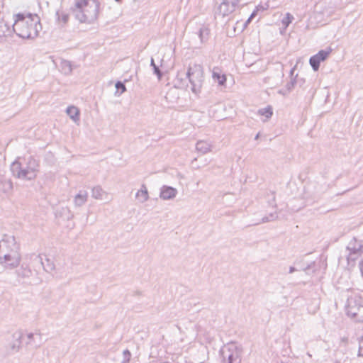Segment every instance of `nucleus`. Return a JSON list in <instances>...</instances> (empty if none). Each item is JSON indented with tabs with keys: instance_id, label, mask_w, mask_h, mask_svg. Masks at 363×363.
<instances>
[{
	"instance_id": "27",
	"label": "nucleus",
	"mask_w": 363,
	"mask_h": 363,
	"mask_svg": "<svg viewBox=\"0 0 363 363\" xmlns=\"http://www.w3.org/2000/svg\"><path fill=\"white\" fill-rule=\"evenodd\" d=\"M209 162L207 159H204L202 162H201V164H199L197 158H194L191 160V164L193 169H199L205 166H206Z\"/></svg>"
},
{
	"instance_id": "19",
	"label": "nucleus",
	"mask_w": 363,
	"mask_h": 363,
	"mask_svg": "<svg viewBox=\"0 0 363 363\" xmlns=\"http://www.w3.org/2000/svg\"><path fill=\"white\" fill-rule=\"evenodd\" d=\"M92 197L96 199L103 200L104 199V196H107V194L103 190L101 186H95L92 189L91 191Z\"/></svg>"
},
{
	"instance_id": "26",
	"label": "nucleus",
	"mask_w": 363,
	"mask_h": 363,
	"mask_svg": "<svg viewBox=\"0 0 363 363\" xmlns=\"http://www.w3.org/2000/svg\"><path fill=\"white\" fill-rule=\"evenodd\" d=\"M258 114L264 116L267 119H269L273 115L272 108L269 106L266 108H261L258 111Z\"/></svg>"
},
{
	"instance_id": "30",
	"label": "nucleus",
	"mask_w": 363,
	"mask_h": 363,
	"mask_svg": "<svg viewBox=\"0 0 363 363\" xmlns=\"http://www.w3.org/2000/svg\"><path fill=\"white\" fill-rule=\"evenodd\" d=\"M331 50H332L330 48H328V50H321L315 55L320 60V62H323L328 58L330 53L331 52Z\"/></svg>"
},
{
	"instance_id": "20",
	"label": "nucleus",
	"mask_w": 363,
	"mask_h": 363,
	"mask_svg": "<svg viewBox=\"0 0 363 363\" xmlns=\"http://www.w3.org/2000/svg\"><path fill=\"white\" fill-rule=\"evenodd\" d=\"M42 267L48 273L52 272L55 269L54 262L50 259L48 258L46 255H44V261Z\"/></svg>"
},
{
	"instance_id": "9",
	"label": "nucleus",
	"mask_w": 363,
	"mask_h": 363,
	"mask_svg": "<svg viewBox=\"0 0 363 363\" xmlns=\"http://www.w3.org/2000/svg\"><path fill=\"white\" fill-rule=\"evenodd\" d=\"M21 257L19 252L13 251L11 254L0 255V264H6L11 269L17 267L21 262Z\"/></svg>"
},
{
	"instance_id": "6",
	"label": "nucleus",
	"mask_w": 363,
	"mask_h": 363,
	"mask_svg": "<svg viewBox=\"0 0 363 363\" xmlns=\"http://www.w3.org/2000/svg\"><path fill=\"white\" fill-rule=\"evenodd\" d=\"M346 251L348 252L347 255L348 264L355 262L363 255V240L356 237L352 238L347 245Z\"/></svg>"
},
{
	"instance_id": "16",
	"label": "nucleus",
	"mask_w": 363,
	"mask_h": 363,
	"mask_svg": "<svg viewBox=\"0 0 363 363\" xmlns=\"http://www.w3.org/2000/svg\"><path fill=\"white\" fill-rule=\"evenodd\" d=\"M88 193L85 190H81L74 198L75 206L81 207L87 201Z\"/></svg>"
},
{
	"instance_id": "28",
	"label": "nucleus",
	"mask_w": 363,
	"mask_h": 363,
	"mask_svg": "<svg viewBox=\"0 0 363 363\" xmlns=\"http://www.w3.org/2000/svg\"><path fill=\"white\" fill-rule=\"evenodd\" d=\"M320 62V60L315 55L311 57L309 60V63L314 71L318 70Z\"/></svg>"
},
{
	"instance_id": "5",
	"label": "nucleus",
	"mask_w": 363,
	"mask_h": 363,
	"mask_svg": "<svg viewBox=\"0 0 363 363\" xmlns=\"http://www.w3.org/2000/svg\"><path fill=\"white\" fill-rule=\"evenodd\" d=\"M346 311L357 322H363V297L354 294L347 298Z\"/></svg>"
},
{
	"instance_id": "23",
	"label": "nucleus",
	"mask_w": 363,
	"mask_h": 363,
	"mask_svg": "<svg viewBox=\"0 0 363 363\" xmlns=\"http://www.w3.org/2000/svg\"><path fill=\"white\" fill-rule=\"evenodd\" d=\"M210 30L206 27H201L199 30V37L201 43L206 42L208 39Z\"/></svg>"
},
{
	"instance_id": "21",
	"label": "nucleus",
	"mask_w": 363,
	"mask_h": 363,
	"mask_svg": "<svg viewBox=\"0 0 363 363\" xmlns=\"http://www.w3.org/2000/svg\"><path fill=\"white\" fill-rule=\"evenodd\" d=\"M67 113L74 122H77L79 120V111L77 107L73 106H69L67 108Z\"/></svg>"
},
{
	"instance_id": "14",
	"label": "nucleus",
	"mask_w": 363,
	"mask_h": 363,
	"mask_svg": "<svg viewBox=\"0 0 363 363\" xmlns=\"http://www.w3.org/2000/svg\"><path fill=\"white\" fill-rule=\"evenodd\" d=\"M13 183L11 179H0V194H9L12 191Z\"/></svg>"
},
{
	"instance_id": "31",
	"label": "nucleus",
	"mask_w": 363,
	"mask_h": 363,
	"mask_svg": "<svg viewBox=\"0 0 363 363\" xmlns=\"http://www.w3.org/2000/svg\"><path fill=\"white\" fill-rule=\"evenodd\" d=\"M115 87L116 89V93H115L116 95L119 96L126 91V87H125L124 83L121 81H118L116 83Z\"/></svg>"
},
{
	"instance_id": "15",
	"label": "nucleus",
	"mask_w": 363,
	"mask_h": 363,
	"mask_svg": "<svg viewBox=\"0 0 363 363\" xmlns=\"http://www.w3.org/2000/svg\"><path fill=\"white\" fill-rule=\"evenodd\" d=\"M212 144L206 140H199L196 144V150L201 154H206L211 151Z\"/></svg>"
},
{
	"instance_id": "29",
	"label": "nucleus",
	"mask_w": 363,
	"mask_h": 363,
	"mask_svg": "<svg viewBox=\"0 0 363 363\" xmlns=\"http://www.w3.org/2000/svg\"><path fill=\"white\" fill-rule=\"evenodd\" d=\"M44 255H33L31 257L32 263H33L35 266L40 265L42 267L44 261Z\"/></svg>"
},
{
	"instance_id": "44",
	"label": "nucleus",
	"mask_w": 363,
	"mask_h": 363,
	"mask_svg": "<svg viewBox=\"0 0 363 363\" xmlns=\"http://www.w3.org/2000/svg\"><path fill=\"white\" fill-rule=\"evenodd\" d=\"M307 355L309 357H311L312 355L310 354V352H307Z\"/></svg>"
},
{
	"instance_id": "36",
	"label": "nucleus",
	"mask_w": 363,
	"mask_h": 363,
	"mask_svg": "<svg viewBox=\"0 0 363 363\" xmlns=\"http://www.w3.org/2000/svg\"><path fill=\"white\" fill-rule=\"evenodd\" d=\"M296 84V80L295 79H291L289 82H288L286 84V89L288 91H291L293 89V88L294 87V84Z\"/></svg>"
},
{
	"instance_id": "10",
	"label": "nucleus",
	"mask_w": 363,
	"mask_h": 363,
	"mask_svg": "<svg viewBox=\"0 0 363 363\" xmlns=\"http://www.w3.org/2000/svg\"><path fill=\"white\" fill-rule=\"evenodd\" d=\"M177 194L175 188L169 186H163L161 188L160 196L163 200H169L174 199Z\"/></svg>"
},
{
	"instance_id": "7",
	"label": "nucleus",
	"mask_w": 363,
	"mask_h": 363,
	"mask_svg": "<svg viewBox=\"0 0 363 363\" xmlns=\"http://www.w3.org/2000/svg\"><path fill=\"white\" fill-rule=\"evenodd\" d=\"M223 363H240L242 350L235 344L230 343L220 350Z\"/></svg>"
},
{
	"instance_id": "25",
	"label": "nucleus",
	"mask_w": 363,
	"mask_h": 363,
	"mask_svg": "<svg viewBox=\"0 0 363 363\" xmlns=\"http://www.w3.org/2000/svg\"><path fill=\"white\" fill-rule=\"evenodd\" d=\"M11 33V30L9 25L3 23L0 24V38L10 35Z\"/></svg>"
},
{
	"instance_id": "22",
	"label": "nucleus",
	"mask_w": 363,
	"mask_h": 363,
	"mask_svg": "<svg viewBox=\"0 0 363 363\" xmlns=\"http://www.w3.org/2000/svg\"><path fill=\"white\" fill-rule=\"evenodd\" d=\"M13 336L16 339V342L11 345V348L12 351L18 352L21 345L22 334L20 333H14Z\"/></svg>"
},
{
	"instance_id": "12",
	"label": "nucleus",
	"mask_w": 363,
	"mask_h": 363,
	"mask_svg": "<svg viewBox=\"0 0 363 363\" xmlns=\"http://www.w3.org/2000/svg\"><path fill=\"white\" fill-rule=\"evenodd\" d=\"M235 9L228 3V0H223L218 8V12L223 17L229 15L233 13Z\"/></svg>"
},
{
	"instance_id": "42",
	"label": "nucleus",
	"mask_w": 363,
	"mask_h": 363,
	"mask_svg": "<svg viewBox=\"0 0 363 363\" xmlns=\"http://www.w3.org/2000/svg\"><path fill=\"white\" fill-rule=\"evenodd\" d=\"M295 271H296L295 267H290V268H289V273H290V274H291V273L294 272Z\"/></svg>"
},
{
	"instance_id": "17",
	"label": "nucleus",
	"mask_w": 363,
	"mask_h": 363,
	"mask_svg": "<svg viewBox=\"0 0 363 363\" xmlns=\"http://www.w3.org/2000/svg\"><path fill=\"white\" fill-rule=\"evenodd\" d=\"M135 198L141 203H145L149 199V193L145 184H143L141 185L140 189L135 194Z\"/></svg>"
},
{
	"instance_id": "46",
	"label": "nucleus",
	"mask_w": 363,
	"mask_h": 363,
	"mask_svg": "<svg viewBox=\"0 0 363 363\" xmlns=\"http://www.w3.org/2000/svg\"><path fill=\"white\" fill-rule=\"evenodd\" d=\"M116 1H118V2H120L121 0H116Z\"/></svg>"
},
{
	"instance_id": "43",
	"label": "nucleus",
	"mask_w": 363,
	"mask_h": 363,
	"mask_svg": "<svg viewBox=\"0 0 363 363\" xmlns=\"http://www.w3.org/2000/svg\"><path fill=\"white\" fill-rule=\"evenodd\" d=\"M259 137V133H257L255 138V140H257Z\"/></svg>"
},
{
	"instance_id": "11",
	"label": "nucleus",
	"mask_w": 363,
	"mask_h": 363,
	"mask_svg": "<svg viewBox=\"0 0 363 363\" xmlns=\"http://www.w3.org/2000/svg\"><path fill=\"white\" fill-rule=\"evenodd\" d=\"M27 345H33L35 348L40 347L42 340V334L40 332H36L35 333H30L27 335Z\"/></svg>"
},
{
	"instance_id": "8",
	"label": "nucleus",
	"mask_w": 363,
	"mask_h": 363,
	"mask_svg": "<svg viewBox=\"0 0 363 363\" xmlns=\"http://www.w3.org/2000/svg\"><path fill=\"white\" fill-rule=\"evenodd\" d=\"M20 247L13 235H4L0 241V255L19 252Z\"/></svg>"
},
{
	"instance_id": "1",
	"label": "nucleus",
	"mask_w": 363,
	"mask_h": 363,
	"mask_svg": "<svg viewBox=\"0 0 363 363\" xmlns=\"http://www.w3.org/2000/svg\"><path fill=\"white\" fill-rule=\"evenodd\" d=\"M12 30L20 38L33 39L38 35L42 29L40 17L37 14L18 13L16 16Z\"/></svg>"
},
{
	"instance_id": "24",
	"label": "nucleus",
	"mask_w": 363,
	"mask_h": 363,
	"mask_svg": "<svg viewBox=\"0 0 363 363\" xmlns=\"http://www.w3.org/2000/svg\"><path fill=\"white\" fill-rule=\"evenodd\" d=\"M278 218V213L277 212H274V213H270L268 216H264L261 220L257 223H255V225H258L259 223H268V222H272V221H274L275 220H277Z\"/></svg>"
},
{
	"instance_id": "18",
	"label": "nucleus",
	"mask_w": 363,
	"mask_h": 363,
	"mask_svg": "<svg viewBox=\"0 0 363 363\" xmlns=\"http://www.w3.org/2000/svg\"><path fill=\"white\" fill-rule=\"evenodd\" d=\"M74 66L72 62L67 60H61L60 70L65 75H69L72 72Z\"/></svg>"
},
{
	"instance_id": "32",
	"label": "nucleus",
	"mask_w": 363,
	"mask_h": 363,
	"mask_svg": "<svg viewBox=\"0 0 363 363\" xmlns=\"http://www.w3.org/2000/svg\"><path fill=\"white\" fill-rule=\"evenodd\" d=\"M294 16L291 13H287L286 16L282 19L281 23L285 26V28H286L292 22Z\"/></svg>"
},
{
	"instance_id": "33",
	"label": "nucleus",
	"mask_w": 363,
	"mask_h": 363,
	"mask_svg": "<svg viewBox=\"0 0 363 363\" xmlns=\"http://www.w3.org/2000/svg\"><path fill=\"white\" fill-rule=\"evenodd\" d=\"M150 65L153 67L154 73L157 76L159 79H160L162 76V73L159 69L158 66L155 65L153 58H151Z\"/></svg>"
},
{
	"instance_id": "41",
	"label": "nucleus",
	"mask_w": 363,
	"mask_h": 363,
	"mask_svg": "<svg viewBox=\"0 0 363 363\" xmlns=\"http://www.w3.org/2000/svg\"><path fill=\"white\" fill-rule=\"evenodd\" d=\"M24 271H25V272L23 274L24 277H28L29 274H30V272H31L30 269H28V270L25 269Z\"/></svg>"
},
{
	"instance_id": "13",
	"label": "nucleus",
	"mask_w": 363,
	"mask_h": 363,
	"mask_svg": "<svg viewBox=\"0 0 363 363\" xmlns=\"http://www.w3.org/2000/svg\"><path fill=\"white\" fill-rule=\"evenodd\" d=\"M212 77L220 86H223L226 83V76L222 74L219 67H216L213 69Z\"/></svg>"
},
{
	"instance_id": "3",
	"label": "nucleus",
	"mask_w": 363,
	"mask_h": 363,
	"mask_svg": "<svg viewBox=\"0 0 363 363\" xmlns=\"http://www.w3.org/2000/svg\"><path fill=\"white\" fill-rule=\"evenodd\" d=\"M38 162L33 157L28 159L26 166L15 161L11 166V170L15 177L26 180L34 179L38 172Z\"/></svg>"
},
{
	"instance_id": "35",
	"label": "nucleus",
	"mask_w": 363,
	"mask_h": 363,
	"mask_svg": "<svg viewBox=\"0 0 363 363\" xmlns=\"http://www.w3.org/2000/svg\"><path fill=\"white\" fill-rule=\"evenodd\" d=\"M235 9L242 3V0H228Z\"/></svg>"
},
{
	"instance_id": "38",
	"label": "nucleus",
	"mask_w": 363,
	"mask_h": 363,
	"mask_svg": "<svg viewBox=\"0 0 363 363\" xmlns=\"http://www.w3.org/2000/svg\"><path fill=\"white\" fill-rule=\"evenodd\" d=\"M358 355L361 356V357H363V345L362 346H359V351H358Z\"/></svg>"
},
{
	"instance_id": "40",
	"label": "nucleus",
	"mask_w": 363,
	"mask_h": 363,
	"mask_svg": "<svg viewBox=\"0 0 363 363\" xmlns=\"http://www.w3.org/2000/svg\"><path fill=\"white\" fill-rule=\"evenodd\" d=\"M359 268H360V271H361L362 276V277H363V261H362V262L359 263Z\"/></svg>"
},
{
	"instance_id": "2",
	"label": "nucleus",
	"mask_w": 363,
	"mask_h": 363,
	"mask_svg": "<svg viewBox=\"0 0 363 363\" xmlns=\"http://www.w3.org/2000/svg\"><path fill=\"white\" fill-rule=\"evenodd\" d=\"M73 12L81 23H91L97 18L99 5L96 0H77Z\"/></svg>"
},
{
	"instance_id": "37",
	"label": "nucleus",
	"mask_w": 363,
	"mask_h": 363,
	"mask_svg": "<svg viewBox=\"0 0 363 363\" xmlns=\"http://www.w3.org/2000/svg\"><path fill=\"white\" fill-rule=\"evenodd\" d=\"M256 16V11H253L250 16L248 18V19L246 21V22L244 24V27H247V24L250 23L252 19Z\"/></svg>"
},
{
	"instance_id": "4",
	"label": "nucleus",
	"mask_w": 363,
	"mask_h": 363,
	"mask_svg": "<svg viewBox=\"0 0 363 363\" xmlns=\"http://www.w3.org/2000/svg\"><path fill=\"white\" fill-rule=\"evenodd\" d=\"M186 77L191 84L192 92L195 94L200 93L203 82V67L198 64L189 66L186 73Z\"/></svg>"
},
{
	"instance_id": "45",
	"label": "nucleus",
	"mask_w": 363,
	"mask_h": 363,
	"mask_svg": "<svg viewBox=\"0 0 363 363\" xmlns=\"http://www.w3.org/2000/svg\"><path fill=\"white\" fill-rule=\"evenodd\" d=\"M72 218H73V215H71V217H69L68 219Z\"/></svg>"
},
{
	"instance_id": "39",
	"label": "nucleus",
	"mask_w": 363,
	"mask_h": 363,
	"mask_svg": "<svg viewBox=\"0 0 363 363\" xmlns=\"http://www.w3.org/2000/svg\"><path fill=\"white\" fill-rule=\"evenodd\" d=\"M62 20L64 23H66L68 21V16L67 15H63L62 17Z\"/></svg>"
},
{
	"instance_id": "34",
	"label": "nucleus",
	"mask_w": 363,
	"mask_h": 363,
	"mask_svg": "<svg viewBox=\"0 0 363 363\" xmlns=\"http://www.w3.org/2000/svg\"><path fill=\"white\" fill-rule=\"evenodd\" d=\"M123 363H128L130 359V357H131V354L130 352V351L128 350H125L123 351Z\"/></svg>"
}]
</instances>
